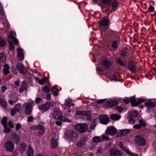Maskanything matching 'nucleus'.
Masks as SVG:
<instances>
[{"label": "nucleus", "instance_id": "5", "mask_svg": "<svg viewBox=\"0 0 156 156\" xmlns=\"http://www.w3.org/2000/svg\"><path fill=\"white\" fill-rule=\"evenodd\" d=\"M109 138L106 135H102L101 136H95L92 138V141L95 143H98L104 140H108Z\"/></svg>", "mask_w": 156, "mask_h": 156}, {"label": "nucleus", "instance_id": "56", "mask_svg": "<svg viewBox=\"0 0 156 156\" xmlns=\"http://www.w3.org/2000/svg\"><path fill=\"white\" fill-rule=\"evenodd\" d=\"M112 46L114 48H116L117 46V42L115 41L113 42L112 44Z\"/></svg>", "mask_w": 156, "mask_h": 156}, {"label": "nucleus", "instance_id": "15", "mask_svg": "<svg viewBox=\"0 0 156 156\" xmlns=\"http://www.w3.org/2000/svg\"><path fill=\"white\" fill-rule=\"evenodd\" d=\"M33 106V104L32 103L27 104L25 107V112L27 115H30L32 113V107Z\"/></svg>", "mask_w": 156, "mask_h": 156}, {"label": "nucleus", "instance_id": "39", "mask_svg": "<svg viewBox=\"0 0 156 156\" xmlns=\"http://www.w3.org/2000/svg\"><path fill=\"white\" fill-rule=\"evenodd\" d=\"M102 64L104 66L108 67L110 66L111 63L107 60H105L102 61Z\"/></svg>", "mask_w": 156, "mask_h": 156}, {"label": "nucleus", "instance_id": "30", "mask_svg": "<svg viewBox=\"0 0 156 156\" xmlns=\"http://www.w3.org/2000/svg\"><path fill=\"white\" fill-rule=\"evenodd\" d=\"M27 87L26 85L25 82L23 81L22 82L21 87L19 90V92L21 93L23 91L27 90Z\"/></svg>", "mask_w": 156, "mask_h": 156}, {"label": "nucleus", "instance_id": "25", "mask_svg": "<svg viewBox=\"0 0 156 156\" xmlns=\"http://www.w3.org/2000/svg\"><path fill=\"white\" fill-rule=\"evenodd\" d=\"M34 153L33 149L30 146H29L26 152V156H33Z\"/></svg>", "mask_w": 156, "mask_h": 156}, {"label": "nucleus", "instance_id": "33", "mask_svg": "<svg viewBox=\"0 0 156 156\" xmlns=\"http://www.w3.org/2000/svg\"><path fill=\"white\" fill-rule=\"evenodd\" d=\"M27 145L25 143L21 144L19 147L21 153H23L25 150Z\"/></svg>", "mask_w": 156, "mask_h": 156}, {"label": "nucleus", "instance_id": "42", "mask_svg": "<svg viewBox=\"0 0 156 156\" xmlns=\"http://www.w3.org/2000/svg\"><path fill=\"white\" fill-rule=\"evenodd\" d=\"M138 115L137 112L135 111L132 112L130 113V115L132 118H133L136 117Z\"/></svg>", "mask_w": 156, "mask_h": 156}, {"label": "nucleus", "instance_id": "61", "mask_svg": "<svg viewBox=\"0 0 156 156\" xmlns=\"http://www.w3.org/2000/svg\"><path fill=\"white\" fill-rule=\"evenodd\" d=\"M127 154L129 155V156H138L137 154H134L130 151L129 152H128Z\"/></svg>", "mask_w": 156, "mask_h": 156}, {"label": "nucleus", "instance_id": "8", "mask_svg": "<svg viewBox=\"0 0 156 156\" xmlns=\"http://www.w3.org/2000/svg\"><path fill=\"white\" fill-rule=\"evenodd\" d=\"M5 147L7 151L12 152L14 149V145L12 142L9 140H8L5 143Z\"/></svg>", "mask_w": 156, "mask_h": 156}, {"label": "nucleus", "instance_id": "46", "mask_svg": "<svg viewBox=\"0 0 156 156\" xmlns=\"http://www.w3.org/2000/svg\"><path fill=\"white\" fill-rule=\"evenodd\" d=\"M5 45V42L4 40L0 37V46H3Z\"/></svg>", "mask_w": 156, "mask_h": 156}, {"label": "nucleus", "instance_id": "27", "mask_svg": "<svg viewBox=\"0 0 156 156\" xmlns=\"http://www.w3.org/2000/svg\"><path fill=\"white\" fill-rule=\"evenodd\" d=\"M117 104V101L116 100L108 101H107L106 105L107 107H111L116 105Z\"/></svg>", "mask_w": 156, "mask_h": 156}, {"label": "nucleus", "instance_id": "18", "mask_svg": "<svg viewBox=\"0 0 156 156\" xmlns=\"http://www.w3.org/2000/svg\"><path fill=\"white\" fill-rule=\"evenodd\" d=\"M87 139L86 136L83 137L77 143V146L80 147H81L85 144L86 142L87 141Z\"/></svg>", "mask_w": 156, "mask_h": 156}, {"label": "nucleus", "instance_id": "52", "mask_svg": "<svg viewBox=\"0 0 156 156\" xmlns=\"http://www.w3.org/2000/svg\"><path fill=\"white\" fill-rule=\"evenodd\" d=\"M39 128V125H34L31 127V129L33 130L38 129Z\"/></svg>", "mask_w": 156, "mask_h": 156}, {"label": "nucleus", "instance_id": "20", "mask_svg": "<svg viewBox=\"0 0 156 156\" xmlns=\"http://www.w3.org/2000/svg\"><path fill=\"white\" fill-rule=\"evenodd\" d=\"M58 136L53 137L51 141V146L53 148H55L58 145Z\"/></svg>", "mask_w": 156, "mask_h": 156}, {"label": "nucleus", "instance_id": "7", "mask_svg": "<svg viewBox=\"0 0 156 156\" xmlns=\"http://www.w3.org/2000/svg\"><path fill=\"white\" fill-rule=\"evenodd\" d=\"M131 103H132V105L133 106H136L138 104L143 102L144 101V99L141 98H138L137 100L134 97H131L129 99Z\"/></svg>", "mask_w": 156, "mask_h": 156}, {"label": "nucleus", "instance_id": "16", "mask_svg": "<svg viewBox=\"0 0 156 156\" xmlns=\"http://www.w3.org/2000/svg\"><path fill=\"white\" fill-rule=\"evenodd\" d=\"M72 100L70 98H67L65 100V101L63 105V106L64 109H66V107H68L70 108L71 107V105L73 106L74 105V103L72 104Z\"/></svg>", "mask_w": 156, "mask_h": 156}, {"label": "nucleus", "instance_id": "40", "mask_svg": "<svg viewBox=\"0 0 156 156\" xmlns=\"http://www.w3.org/2000/svg\"><path fill=\"white\" fill-rule=\"evenodd\" d=\"M109 80L111 81H114L115 82L118 81L116 77L114 75H112L110 76L109 77Z\"/></svg>", "mask_w": 156, "mask_h": 156}, {"label": "nucleus", "instance_id": "36", "mask_svg": "<svg viewBox=\"0 0 156 156\" xmlns=\"http://www.w3.org/2000/svg\"><path fill=\"white\" fill-rule=\"evenodd\" d=\"M39 133L40 134H43L44 133V127L41 125H39Z\"/></svg>", "mask_w": 156, "mask_h": 156}, {"label": "nucleus", "instance_id": "55", "mask_svg": "<svg viewBox=\"0 0 156 156\" xmlns=\"http://www.w3.org/2000/svg\"><path fill=\"white\" fill-rule=\"evenodd\" d=\"M154 8L152 6H150L148 8V10L151 12H152L154 11Z\"/></svg>", "mask_w": 156, "mask_h": 156}, {"label": "nucleus", "instance_id": "17", "mask_svg": "<svg viewBox=\"0 0 156 156\" xmlns=\"http://www.w3.org/2000/svg\"><path fill=\"white\" fill-rule=\"evenodd\" d=\"M50 107V104L47 102L42 104L39 107V109L43 112H46L48 109Z\"/></svg>", "mask_w": 156, "mask_h": 156}, {"label": "nucleus", "instance_id": "4", "mask_svg": "<svg viewBox=\"0 0 156 156\" xmlns=\"http://www.w3.org/2000/svg\"><path fill=\"white\" fill-rule=\"evenodd\" d=\"M75 129L79 132H83L88 129L87 125L86 123L80 124L75 126Z\"/></svg>", "mask_w": 156, "mask_h": 156}, {"label": "nucleus", "instance_id": "10", "mask_svg": "<svg viewBox=\"0 0 156 156\" xmlns=\"http://www.w3.org/2000/svg\"><path fill=\"white\" fill-rule=\"evenodd\" d=\"M110 156H122V153L120 150L115 148L110 150Z\"/></svg>", "mask_w": 156, "mask_h": 156}, {"label": "nucleus", "instance_id": "37", "mask_svg": "<svg viewBox=\"0 0 156 156\" xmlns=\"http://www.w3.org/2000/svg\"><path fill=\"white\" fill-rule=\"evenodd\" d=\"M0 104L2 105V107L5 108H7V104L5 101L0 98Z\"/></svg>", "mask_w": 156, "mask_h": 156}, {"label": "nucleus", "instance_id": "11", "mask_svg": "<svg viewBox=\"0 0 156 156\" xmlns=\"http://www.w3.org/2000/svg\"><path fill=\"white\" fill-rule=\"evenodd\" d=\"M7 118L5 117H3L2 120V123L4 128V132L5 133H9L11 130V129L10 128L7 127Z\"/></svg>", "mask_w": 156, "mask_h": 156}, {"label": "nucleus", "instance_id": "54", "mask_svg": "<svg viewBox=\"0 0 156 156\" xmlns=\"http://www.w3.org/2000/svg\"><path fill=\"white\" fill-rule=\"evenodd\" d=\"M12 72L15 74H17L18 73L15 67L14 66H12Z\"/></svg>", "mask_w": 156, "mask_h": 156}, {"label": "nucleus", "instance_id": "26", "mask_svg": "<svg viewBox=\"0 0 156 156\" xmlns=\"http://www.w3.org/2000/svg\"><path fill=\"white\" fill-rule=\"evenodd\" d=\"M0 14L2 16H3V19L4 20L6 21V22H7V27L9 28V24H8V22H7L6 19V18L5 16L4 15V12H3V9H2V4L0 2Z\"/></svg>", "mask_w": 156, "mask_h": 156}, {"label": "nucleus", "instance_id": "44", "mask_svg": "<svg viewBox=\"0 0 156 156\" xmlns=\"http://www.w3.org/2000/svg\"><path fill=\"white\" fill-rule=\"evenodd\" d=\"M127 119L129 123L130 124H133L135 123V121L133 119V118L129 116L127 118Z\"/></svg>", "mask_w": 156, "mask_h": 156}, {"label": "nucleus", "instance_id": "62", "mask_svg": "<svg viewBox=\"0 0 156 156\" xmlns=\"http://www.w3.org/2000/svg\"><path fill=\"white\" fill-rule=\"evenodd\" d=\"M116 110L119 112H121L123 111V108L121 107H118L116 108Z\"/></svg>", "mask_w": 156, "mask_h": 156}, {"label": "nucleus", "instance_id": "58", "mask_svg": "<svg viewBox=\"0 0 156 156\" xmlns=\"http://www.w3.org/2000/svg\"><path fill=\"white\" fill-rule=\"evenodd\" d=\"M133 127L135 129H138L141 128V126L139 124L135 125L133 126Z\"/></svg>", "mask_w": 156, "mask_h": 156}, {"label": "nucleus", "instance_id": "64", "mask_svg": "<svg viewBox=\"0 0 156 156\" xmlns=\"http://www.w3.org/2000/svg\"><path fill=\"white\" fill-rule=\"evenodd\" d=\"M16 102V101H13L12 100H9V104L11 105H13L14 103H15V102Z\"/></svg>", "mask_w": 156, "mask_h": 156}, {"label": "nucleus", "instance_id": "32", "mask_svg": "<svg viewBox=\"0 0 156 156\" xmlns=\"http://www.w3.org/2000/svg\"><path fill=\"white\" fill-rule=\"evenodd\" d=\"M9 67L7 64H5L3 69V72L5 74H8L10 72Z\"/></svg>", "mask_w": 156, "mask_h": 156}, {"label": "nucleus", "instance_id": "23", "mask_svg": "<svg viewBox=\"0 0 156 156\" xmlns=\"http://www.w3.org/2000/svg\"><path fill=\"white\" fill-rule=\"evenodd\" d=\"M129 132L130 130L128 129H126L121 130L118 132L117 136H124Z\"/></svg>", "mask_w": 156, "mask_h": 156}, {"label": "nucleus", "instance_id": "53", "mask_svg": "<svg viewBox=\"0 0 156 156\" xmlns=\"http://www.w3.org/2000/svg\"><path fill=\"white\" fill-rule=\"evenodd\" d=\"M42 101V99L40 98H37L35 99V101L37 103H39L41 102Z\"/></svg>", "mask_w": 156, "mask_h": 156}, {"label": "nucleus", "instance_id": "12", "mask_svg": "<svg viewBox=\"0 0 156 156\" xmlns=\"http://www.w3.org/2000/svg\"><path fill=\"white\" fill-rule=\"evenodd\" d=\"M100 122L102 124L106 125L109 122V117L106 115H102L99 117Z\"/></svg>", "mask_w": 156, "mask_h": 156}, {"label": "nucleus", "instance_id": "2", "mask_svg": "<svg viewBox=\"0 0 156 156\" xmlns=\"http://www.w3.org/2000/svg\"><path fill=\"white\" fill-rule=\"evenodd\" d=\"M16 34L14 31L11 32L10 35L9 36L8 41L9 44V49L11 50H13L14 48V46L13 42H14L16 45L18 43V40L16 38Z\"/></svg>", "mask_w": 156, "mask_h": 156}, {"label": "nucleus", "instance_id": "60", "mask_svg": "<svg viewBox=\"0 0 156 156\" xmlns=\"http://www.w3.org/2000/svg\"><path fill=\"white\" fill-rule=\"evenodd\" d=\"M102 1L104 3L109 4L111 3V0H102Z\"/></svg>", "mask_w": 156, "mask_h": 156}, {"label": "nucleus", "instance_id": "59", "mask_svg": "<svg viewBox=\"0 0 156 156\" xmlns=\"http://www.w3.org/2000/svg\"><path fill=\"white\" fill-rule=\"evenodd\" d=\"M8 125L11 128H13L14 127L11 121H9L8 122Z\"/></svg>", "mask_w": 156, "mask_h": 156}, {"label": "nucleus", "instance_id": "63", "mask_svg": "<svg viewBox=\"0 0 156 156\" xmlns=\"http://www.w3.org/2000/svg\"><path fill=\"white\" fill-rule=\"evenodd\" d=\"M96 70L97 72L100 74H101L102 72V71L101 69L98 67L97 68Z\"/></svg>", "mask_w": 156, "mask_h": 156}, {"label": "nucleus", "instance_id": "29", "mask_svg": "<svg viewBox=\"0 0 156 156\" xmlns=\"http://www.w3.org/2000/svg\"><path fill=\"white\" fill-rule=\"evenodd\" d=\"M17 55L19 58L21 60L24 59V55L23 53V50L19 48L17 50Z\"/></svg>", "mask_w": 156, "mask_h": 156}, {"label": "nucleus", "instance_id": "19", "mask_svg": "<svg viewBox=\"0 0 156 156\" xmlns=\"http://www.w3.org/2000/svg\"><path fill=\"white\" fill-rule=\"evenodd\" d=\"M136 62L134 61H132L129 62L128 66V67L129 69L131 71L134 73L136 72Z\"/></svg>", "mask_w": 156, "mask_h": 156}, {"label": "nucleus", "instance_id": "50", "mask_svg": "<svg viewBox=\"0 0 156 156\" xmlns=\"http://www.w3.org/2000/svg\"><path fill=\"white\" fill-rule=\"evenodd\" d=\"M21 127V125L19 123H18L16 126V131H18Z\"/></svg>", "mask_w": 156, "mask_h": 156}, {"label": "nucleus", "instance_id": "51", "mask_svg": "<svg viewBox=\"0 0 156 156\" xmlns=\"http://www.w3.org/2000/svg\"><path fill=\"white\" fill-rule=\"evenodd\" d=\"M117 61L118 62V63L120 64L121 65L125 66L124 63L120 58H118L117 59Z\"/></svg>", "mask_w": 156, "mask_h": 156}, {"label": "nucleus", "instance_id": "43", "mask_svg": "<svg viewBox=\"0 0 156 156\" xmlns=\"http://www.w3.org/2000/svg\"><path fill=\"white\" fill-rule=\"evenodd\" d=\"M5 55L2 53H0V61L2 62L5 61Z\"/></svg>", "mask_w": 156, "mask_h": 156}, {"label": "nucleus", "instance_id": "14", "mask_svg": "<svg viewBox=\"0 0 156 156\" xmlns=\"http://www.w3.org/2000/svg\"><path fill=\"white\" fill-rule=\"evenodd\" d=\"M10 139L12 140L15 143L18 144L20 142V137L19 135L16 133H12L10 136Z\"/></svg>", "mask_w": 156, "mask_h": 156}, {"label": "nucleus", "instance_id": "49", "mask_svg": "<svg viewBox=\"0 0 156 156\" xmlns=\"http://www.w3.org/2000/svg\"><path fill=\"white\" fill-rule=\"evenodd\" d=\"M16 112H17L15 108L12 109L11 111V115L12 116L15 115Z\"/></svg>", "mask_w": 156, "mask_h": 156}, {"label": "nucleus", "instance_id": "24", "mask_svg": "<svg viewBox=\"0 0 156 156\" xmlns=\"http://www.w3.org/2000/svg\"><path fill=\"white\" fill-rule=\"evenodd\" d=\"M145 105L148 108H152L154 107L156 105V104L154 102L150 100L146 102Z\"/></svg>", "mask_w": 156, "mask_h": 156}, {"label": "nucleus", "instance_id": "35", "mask_svg": "<svg viewBox=\"0 0 156 156\" xmlns=\"http://www.w3.org/2000/svg\"><path fill=\"white\" fill-rule=\"evenodd\" d=\"M120 147L122 149L123 151H124L127 154L128 152H129V150L128 149L125 147L122 142H120L119 144Z\"/></svg>", "mask_w": 156, "mask_h": 156}, {"label": "nucleus", "instance_id": "22", "mask_svg": "<svg viewBox=\"0 0 156 156\" xmlns=\"http://www.w3.org/2000/svg\"><path fill=\"white\" fill-rule=\"evenodd\" d=\"M108 20L105 17L99 21V25L101 27H105L108 25Z\"/></svg>", "mask_w": 156, "mask_h": 156}, {"label": "nucleus", "instance_id": "45", "mask_svg": "<svg viewBox=\"0 0 156 156\" xmlns=\"http://www.w3.org/2000/svg\"><path fill=\"white\" fill-rule=\"evenodd\" d=\"M126 49H123L121 51L120 54L122 56H125L126 55Z\"/></svg>", "mask_w": 156, "mask_h": 156}, {"label": "nucleus", "instance_id": "41", "mask_svg": "<svg viewBox=\"0 0 156 156\" xmlns=\"http://www.w3.org/2000/svg\"><path fill=\"white\" fill-rule=\"evenodd\" d=\"M21 105L20 103L17 104L15 106V109L17 112L20 111L21 108Z\"/></svg>", "mask_w": 156, "mask_h": 156}, {"label": "nucleus", "instance_id": "38", "mask_svg": "<svg viewBox=\"0 0 156 156\" xmlns=\"http://www.w3.org/2000/svg\"><path fill=\"white\" fill-rule=\"evenodd\" d=\"M51 90L53 94L55 95H58V89L56 88L55 87H52V88L51 89Z\"/></svg>", "mask_w": 156, "mask_h": 156}, {"label": "nucleus", "instance_id": "34", "mask_svg": "<svg viewBox=\"0 0 156 156\" xmlns=\"http://www.w3.org/2000/svg\"><path fill=\"white\" fill-rule=\"evenodd\" d=\"M118 6V2L117 0H115L112 2V9L113 11L116 10Z\"/></svg>", "mask_w": 156, "mask_h": 156}, {"label": "nucleus", "instance_id": "47", "mask_svg": "<svg viewBox=\"0 0 156 156\" xmlns=\"http://www.w3.org/2000/svg\"><path fill=\"white\" fill-rule=\"evenodd\" d=\"M44 91L48 93L50 91V89L47 86H45L43 89Z\"/></svg>", "mask_w": 156, "mask_h": 156}, {"label": "nucleus", "instance_id": "9", "mask_svg": "<svg viewBox=\"0 0 156 156\" xmlns=\"http://www.w3.org/2000/svg\"><path fill=\"white\" fill-rule=\"evenodd\" d=\"M105 132L108 135L114 136L117 133V130L114 127H109L107 128Z\"/></svg>", "mask_w": 156, "mask_h": 156}, {"label": "nucleus", "instance_id": "1", "mask_svg": "<svg viewBox=\"0 0 156 156\" xmlns=\"http://www.w3.org/2000/svg\"><path fill=\"white\" fill-rule=\"evenodd\" d=\"M65 136L67 139L72 142L76 141L78 139L77 133L73 130H69L66 131Z\"/></svg>", "mask_w": 156, "mask_h": 156}, {"label": "nucleus", "instance_id": "21", "mask_svg": "<svg viewBox=\"0 0 156 156\" xmlns=\"http://www.w3.org/2000/svg\"><path fill=\"white\" fill-rule=\"evenodd\" d=\"M16 68L21 73H26L27 70L21 64L18 63L16 66Z\"/></svg>", "mask_w": 156, "mask_h": 156}, {"label": "nucleus", "instance_id": "28", "mask_svg": "<svg viewBox=\"0 0 156 156\" xmlns=\"http://www.w3.org/2000/svg\"><path fill=\"white\" fill-rule=\"evenodd\" d=\"M36 81L40 85L44 84L47 82V78L46 77L43 78L42 79L38 77L36 78Z\"/></svg>", "mask_w": 156, "mask_h": 156}, {"label": "nucleus", "instance_id": "6", "mask_svg": "<svg viewBox=\"0 0 156 156\" xmlns=\"http://www.w3.org/2000/svg\"><path fill=\"white\" fill-rule=\"evenodd\" d=\"M76 114L78 115H80L83 116H85L87 120L88 121L90 120L91 118V113L88 111H77L76 112Z\"/></svg>", "mask_w": 156, "mask_h": 156}, {"label": "nucleus", "instance_id": "13", "mask_svg": "<svg viewBox=\"0 0 156 156\" xmlns=\"http://www.w3.org/2000/svg\"><path fill=\"white\" fill-rule=\"evenodd\" d=\"M135 142L139 145L143 146L146 144V140L143 137L137 136L135 138Z\"/></svg>", "mask_w": 156, "mask_h": 156}, {"label": "nucleus", "instance_id": "3", "mask_svg": "<svg viewBox=\"0 0 156 156\" xmlns=\"http://www.w3.org/2000/svg\"><path fill=\"white\" fill-rule=\"evenodd\" d=\"M53 116L54 119H56L62 120L64 122H70V120L66 118L65 117L62 116L61 111L58 109H55L53 113Z\"/></svg>", "mask_w": 156, "mask_h": 156}, {"label": "nucleus", "instance_id": "48", "mask_svg": "<svg viewBox=\"0 0 156 156\" xmlns=\"http://www.w3.org/2000/svg\"><path fill=\"white\" fill-rule=\"evenodd\" d=\"M95 119H94L92 122L91 123V128L92 129H94L95 127L96 126V125L95 123Z\"/></svg>", "mask_w": 156, "mask_h": 156}, {"label": "nucleus", "instance_id": "57", "mask_svg": "<svg viewBox=\"0 0 156 156\" xmlns=\"http://www.w3.org/2000/svg\"><path fill=\"white\" fill-rule=\"evenodd\" d=\"M34 119V118L32 116H30L28 118L27 122H32Z\"/></svg>", "mask_w": 156, "mask_h": 156}, {"label": "nucleus", "instance_id": "31", "mask_svg": "<svg viewBox=\"0 0 156 156\" xmlns=\"http://www.w3.org/2000/svg\"><path fill=\"white\" fill-rule=\"evenodd\" d=\"M110 117L112 119L115 120H119L121 118V116L120 115H117L116 114L111 115Z\"/></svg>", "mask_w": 156, "mask_h": 156}]
</instances>
